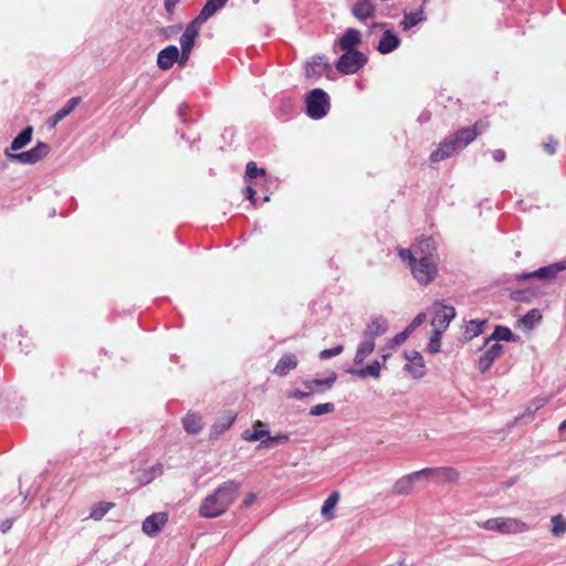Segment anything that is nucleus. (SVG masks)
<instances>
[{
	"instance_id": "obj_1",
	"label": "nucleus",
	"mask_w": 566,
	"mask_h": 566,
	"mask_svg": "<svg viewBox=\"0 0 566 566\" xmlns=\"http://www.w3.org/2000/svg\"><path fill=\"white\" fill-rule=\"evenodd\" d=\"M240 489L241 482L237 480H228L219 484L202 500L199 506L200 516L216 518L224 514L237 500Z\"/></svg>"
},
{
	"instance_id": "obj_2",
	"label": "nucleus",
	"mask_w": 566,
	"mask_h": 566,
	"mask_svg": "<svg viewBox=\"0 0 566 566\" xmlns=\"http://www.w3.org/2000/svg\"><path fill=\"white\" fill-rule=\"evenodd\" d=\"M415 253L418 255V260L411 266V272L418 283L427 285L432 282L437 275L439 256L433 239H421L415 247Z\"/></svg>"
},
{
	"instance_id": "obj_3",
	"label": "nucleus",
	"mask_w": 566,
	"mask_h": 566,
	"mask_svg": "<svg viewBox=\"0 0 566 566\" xmlns=\"http://www.w3.org/2000/svg\"><path fill=\"white\" fill-rule=\"evenodd\" d=\"M306 114L312 119L325 117L329 111V96L322 88L310 91L305 97Z\"/></svg>"
},
{
	"instance_id": "obj_4",
	"label": "nucleus",
	"mask_w": 566,
	"mask_h": 566,
	"mask_svg": "<svg viewBox=\"0 0 566 566\" xmlns=\"http://www.w3.org/2000/svg\"><path fill=\"white\" fill-rule=\"evenodd\" d=\"M480 526L484 530L494 531L502 534H517L528 530L524 522L511 517L489 518L480 524Z\"/></svg>"
},
{
	"instance_id": "obj_5",
	"label": "nucleus",
	"mask_w": 566,
	"mask_h": 566,
	"mask_svg": "<svg viewBox=\"0 0 566 566\" xmlns=\"http://www.w3.org/2000/svg\"><path fill=\"white\" fill-rule=\"evenodd\" d=\"M367 61L366 54L360 51H344L335 66L339 73L349 75L363 69Z\"/></svg>"
},
{
	"instance_id": "obj_6",
	"label": "nucleus",
	"mask_w": 566,
	"mask_h": 566,
	"mask_svg": "<svg viewBox=\"0 0 566 566\" xmlns=\"http://www.w3.org/2000/svg\"><path fill=\"white\" fill-rule=\"evenodd\" d=\"M50 153V147L43 142H38L36 145L23 153L13 154L9 149L4 150L6 157L12 163H20L24 165H33L42 160Z\"/></svg>"
},
{
	"instance_id": "obj_7",
	"label": "nucleus",
	"mask_w": 566,
	"mask_h": 566,
	"mask_svg": "<svg viewBox=\"0 0 566 566\" xmlns=\"http://www.w3.org/2000/svg\"><path fill=\"white\" fill-rule=\"evenodd\" d=\"M434 314L431 321V325L434 327L436 333L440 334L444 331L450 322L455 317V310L453 306L444 305L442 302H436L433 304Z\"/></svg>"
},
{
	"instance_id": "obj_8",
	"label": "nucleus",
	"mask_w": 566,
	"mask_h": 566,
	"mask_svg": "<svg viewBox=\"0 0 566 566\" xmlns=\"http://www.w3.org/2000/svg\"><path fill=\"white\" fill-rule=\"evenodd\" d=\"M566 270V260H562L555 263H551L546 266H542L533 272H526L520 275V279L527 280V279H538L544 281H549L556 275Z\"/></svg>"
},
{
	"instance_id": "obj_9",
	"label": "nucleus",
	"mask_w": 566,
	"mask_h": 566,
	"mask_svg": "<svg viewBox=\"0 0 566 566\" xmlns=\"http://www.w3.org/2000/svg\"><path fill=\"white\" fill-rule=\"evenodd\" d=\"M431 471L430 468H424L422 470L409 473L407 475H403L402 478L398 479L394 486L392 492L397 495H406L410 493V491L413 488L415 482L422 475L429 474Z\"/></svg>"
},
{
	"instance_id": "obj_10",
	"label": "nucleus",
	"mask_w": 566,
	"mask_h": 566,
	"mask_svg": "<svg viewBox=\"0 0 566 566\" xmlns=\"http://www.w3.org/2000/svg\"><path fill=\"white\" fill-rule=\"evenodd\" d=\"M461 150L455 144V140L449 135L438 146V148L430 155L432 163H438L450 158L455 151Z\"/></svg>"
},
{
	"instance_id": "obj_11",
	"label": "nucleus",
	"mask_w": 566,
	"mask_h": 566,
	"mask_svg": "<svg viewBox=\"0 0 566 566\" xmlns=\"http://www.w3.org/2000/svg\"><path fill=\"white\" fill-rule=\"evenodd\" d=\"M179 57V50L176 45H168L160 50L157 55V65L163 71L170 70Z\"/></svg>"
},
{
	"instance_id": "obj_12",
	"label": "nucleus",
	"mask_w": 566,
	"mask_h": 566,
	"mask_svg": "<svg viewBox=\"0 0 566 566\" xmlns=\"http://www.w3.org/2000/svg\"><path fill=\"white\" fill-rule=\"evenodd\" d=\"M503 353V346L499 343L493 344L490 348H488L479 358L478 368L484 374L486 373L494 360L499 358Z\"/></svg>"
},
{
	"instance_id": "obj_13",
	"label": "nucleus",
	"mask_w": 566,
	"mask_h": 566,
	"mask_svg": "<svg viewBox=\"0 0 566 566\" xmlns=\"http://www.w3.org/2000/svg\"><path fill=\"white\" fill-rule=\"evenodd\" d=\"M228 0H208L199 14L192 20L195 23L202 25L220 9H222Z\"/></svg>"
},
{
	"instance_id": "obj_14",
	"label": "nucleus",
	"mask_w": 566,
	"mask_h": 566,
	"mask_svg": "<svg viewBox=\"0 0 566 566\" xmlns=\"http://www.w3.org/2000/svg\"><path fill=\"white\" fill-rule=\"evenodd\" d=\"M167 522L166 513H153L143 522V532L149 536H156Z\"/></svg>"
},
{
	"instance_id": "obj_15",
	"label": "nucleus",
	"mask_w": 566,
	"mask_h": 566,
	"mask_svg": "<svg viewBox=\"0 0 566 566\" xmlns=\"http://www.w3.org/2000/svg\"><path fill=\"white\" fill-rule=\"evenodd\" d=\"M237 418V413L233 411H227L218 420L213 423L210 429V437L212 439H218L221 434H223L228 429L231 428L234 420Z\"/></svg>"
},
{
	"instance_id": "obj_16",
	"label": "nucleus",
	"mask_w": 566,
	"mask_h": 566,
	"mask_svg": "<svg viewBox=\"0 0 566 566\" xmlns=\"http://www.w3.org/2000/svg\"><path fill=\"white\" fill-rule=\"evenodd\" d=\"M387 331L388 321L382 316H376L367 324L363 335L375 342L376 337L386 334Z\"/></svg>"
},
{
	"instance_id": "obj_17",
	"label": "nucleus",
	"mask_w": 566,
	"mask_h": 566,
	"mask_svg": "<svg viewBox=\"0 0 566 566\" xmlns=\"http://www.w3.org/2000/svg\"><path fill=\"white\" fill-rule=\"evenodd\" d=\"M200 28H201V25L195 23L193 21H190L187 24L184 33L181 34V36L179 39L181 50H184L185 52L192 51V49L195 46L196 39L199 34Z\"/></svg>"
},
{
	"instance_id": "obj_18",
	"label": "nucleus",
	"mask_w": 566,
	"mask_h": 566,
	"mask_svg": "<svg viewBox=\"0 0 566 566\" xmlns=\"http://www.w3.org/2000/svg\"><path fill=\"white\" fill-rule=\"evenodd\" d=\"M360 32L356 29L349 28L338 39L337 44L342 51H357L355 48L360 44Z\"/></svg>"
},
{
	"instance_id": "obj_19",
	"label": "nucleus",
	"mask_w": 566,
	"mask_h": 566,
	"mask_svg": "<svg viewBox=\"0 0 566 566\" xmlns=\"http://www.w3.org/2000/svg\"><path fill=\"white\" fill-rule=\"evenodd\" d=\"M352 14L360 22L375 15V6L370 0H358L352 6Z\"/></svg>"
},
{
	"instance_id": "obj_20",
	"label": "nucleus",
	"mask_w": 566,
	"mask_h": 566,
	"mask_svg": "<svg viewBox=\"0 0 566 566\" xmlns=\"http://www.w3.org/2000/svg\"><path fill=\"white\" fill-rule=\"evenodd\" d=\"M400 44L399 36L391 30H386L378 42L377 51L381 54H389L395 51Z\"/></svg>"
},
{
	"instance_id": "obj_21",
	"label": "nucleus",
	"mask_w": 566,
	"mask_h": 566,
	"mask_svg": "<svg viewBox=\"0 0 566 566\" xmlns=\"http://www.w3.org/2000/svg\"><path fill=\"white\" fill-rule=\"evenodd\" d=\"M298 360L296 355L292 353L284 354L276 363L273 373L280 377H285L291 370L297 367Z\"/></svg>"
},
{
	"instance_id": "obj_22",
	"label": "nucleus",
	"mask_w": 566,
	"mask_h": 566,
	"mask_svg": "<svg viewBox=\"0 0 566 566\" xmlns=\"http://www.w3.org/2000/svg\"><path fill=\"white\" fill-rule=\"evenodd\" d=\"M478 125L479 124H475L471 127L461 128L457 133L450 135L453 138V140H455V144L458 145V147H460V149L467 147L471 142H473L478 137Z\"/></svg>"
},
{
	"instance_id": "obj_23",
	"label": "nucleus",
	"mask_w": 566,
	"mask_h": 566,
	"mask_svg": "<svg viewBox=\"0 0 566 566\" xmlns=\"http://www.w3.org/2000/svg\"><path fill=\"white\" fill-rule=\"evenodd\" d=\"M405 356L411 363L405 365V370L410 371L417 378L422 377L424 375V364L421 354L416 350H411L406 353Z\"/></svg>"
},
{
	"instance_id": "obj_24",
	"label": "nucleus",
	"mask_w": 566,
	"mask_h": 566,
	"mask_svg": "<svg viewBox=\"0 0 566 566\" xmlns=\"http://www.w3.org/2000/svg\"><path fill=\"white\" fill-rule=\"evenodd\" d=\"M81 103V97L74 96L67 101V103L61 107L55 114H53L49 120L48 124L50 127H55L57 123H60L62 119H64L66 116H69L74 108Z\"/></svg>"
},
{
	"instance_id": "obj_25",
	"label": "nucleus",
	"mask_w": 566,
	"mask_h": 566,
	"mask_svg": "<svg viewBox=\"0 0 566 566\" xmlns=\"http://www.w3.org/2000/svg\"><path fill=\"white\" fill-rule=\"evenodd\" d=\"M337 379L336 373H331V375L325 379H307L303 381V385L308 390V392H323L325 389H329Z\"/></svg>"
},
{
	"instance_id": "obj_26",
	"label": "nucleus",
	"mask_w": 566,
	"mask_h": 566,
	"mask_svg": "<svg viewBox=\"0 0 566 566\" xmlns=\"http://www.w3.org/2000/svg\"><path fill=\"white\" fill-rule=\"evenodd\" d=\"M331 66L324 56H316L311 62L306 63V76L319 77L325 72L329 71Z\"/></svg>"
},
{
	"instance_id": "obj_27",
	"label": "nucleus",
	"mask_w": 566,
	"mask_h": 566,
	"mask_svg": "<svg viewBox=\"0 0 566 566\" xmlns=\"http://www.w3.org/2000/svg\"><path fill=\"white\" fill-rule=\"evenodd\" d=\"M375 342L363 335L361 342L358 344L354 357L355 365H361L364 360L374 352Z\"/></svg>"
},
{
	"instance_id": "obj_28",
	"label": "nucleus",
	"mask_w": 566,
	"mask_h": 566,
	"mask_svg": "<svg viewBox=\"0 0 566 566\" xmlns=\"http://www.w3.org/2000/svg\"><path fill=\"white\" fill-rule=\"evenodd\" d=\"M431 471L429 473H433L437 482L440 483H453L459 479V472L451 467H442V468H430Z\"/></svg>"
},
{
	"instance_id": "obj_29",
	"label": "nucleus",
	"mask_w": 566,
	"mask_h": 566,
	"mask_svg": "<svg viewBox=\"0 0 566 566\" xmlns=\"http://www.w3.org/2000/svg\"><path fill=\"white\" fill-rule=\"evenodd\" d=\"M427 2L428 0H423L418 11L403 14V19L400 22L403 30H409L426 20L423 7Z\"/></svg>"
},
{
	"instance_id": "obj_30",
	"label": "nucleus",
	"mask_w": 566,
	"mask_h": 566,
	"mask_svg": "<svg viewBox=\"0 0 566 566\" xmlns=\"http://www.w3.org/2000/svg\"><path fill=\"white\" fill-rule=\"evenodd\" d=\"M381 364L378 360H374L371 364L359 368V369H350L349 373L365 379L367 377H373L375 379H378L380 377L381 371Z\"/></svg>"
},
{
	"instance_id": "obj_31",
	"label": "nucleus",
	"mask_w": 566,
	"mask_h": 566,
	"mask_svg": "<svg viewBox=\"0 0 566 566\" xmlns=\"http://www.w3.org/2000/svg\"><path fill=\"white\" fill-rule=\"evenodd\" d=\"M33 128L32 126H27L23 128L17 137L13 138L11 142L9 149V153L17 151L21 148H23L25 145H28L32 139Z\"/></svg>"
},
{
	"instance_id": "obj_32",
	"label": "nucleus",
	"mask_w": 566,
	"mask_h": 566,
	"mask_svg": "<svg viewBox=\"0 0 566 566\" xmlns=\"http://www.w3.org/2000/svg\"><path fill=\"white\" fill-rule=\"evenodd\" d=\"M517 336L509 327L497 325L495 326L491 336L486 338L485 344H488L491 340L515 342Z\"/></svg>"
},
{
	"instance_id": "obj_33",
	"label": "nucleus",
	"mask_w": 566,
	"mask_h": 566,
	"mask_svg": "<svg viewBox=\"0 0 566 566\" xmlns=\"http://www.w3.org/2000/svg\"><path fill=\"white\" fill-rule=\"evenodd\" d=\"M182 426L184 429L190 434H198L202 430L201 418L198 415L191 412H188L182 418Z\"/></svg>"
},
{
	"instance_id": "obj_34",
	"label": "nucleus",
	"mask_w": 566,
	"mask_h": 566,
	"mask_svg": "<svg viewBox=\"0 0 566 566\" xmlns=\"http://www.w3.org/2000/svg\"><path fill=\"white\" fill-rule=\"evenodd\" d=\"M264 426L265 424L262 421L258 420L254 423V430L253 431L245 430L242 433V438L245 441H258V440L262 441L263 438L268 439L270 431L262 429Z\"/></svg>"
},
{
	"instance_id": "obj_35",
	"label": "nucleus",
	"mask_w": 566,
	"mask_h": 566,
	"mask_svg": "<svg viewBox=\"0 0 566 566\" xmlns=\"http://www.w3.org/2000/svg\"><path fill=\"white\" fill-rule=\"evenodd\" d=\"M113 506L114 503L112 502H99L95 504L91 510L90 518L95 521L102 520Z\"/></svg>"
},
{
	"instance_id": "obj_36",
	"label": "nucleus",
	"mask_w": 566,
	"mask_h": 566,
	"mask_svg": "<svg viewBox=\"0 0 566 566\" xmlns=\"http://www.w3.org/2000/svg\"><path fill=\"white\" fill-rule=\"evenodd\" d=\"M339 499L338 492L334 491L332 492L328 497L324 501V504L321 509V514L326 517L331 518L329 512L336 506Z\"/></svg>"
},
{
	"instance_id": "obj_37",
	"label": "nucleus",
	"mask_w": 566,
	"mask_h": 566,
	"mask_svg": "<svg viewBox=\"0 0 566 566\" xmlns=\"http://www.w3.org/2000/svg\"><path fill=\"white\" fill-rule=\"evenodd\" d=\"M486 321L472 319L467 325L465 334L469 338H473L483 333Z\"/></svg>"
},
{
	"instance_id": "obj_38",
	"label": "nucleus",
	"mask_w": 566,
	"mask_h": 566,
	"mask_svg": "<svg viewBox=\"0 0 566 566\" xmlns=\"http://www.w3.org/2000/svg\"><path fill=\"white\" fill-rule=\"evenodd\" d=\"M536 295L532 289L516 290L511 293V298L516 302L531 303L532 298Z\"/></svg>"
},
{
	"instance_id": "obj_39",
	"label": "nucleus",
	"mask_w": 566,
	"mask_h": 566,
	"mask_svg": "<svg viewBox=\"0 0 566 566\" xmlns=\"http://www.w3.org/2000/svg\"><path fill=\"white\" fill-rule=\"evenodd\" d=\"M335 410V405L332 402L318 403L310 409V415L314 417L332 413Z\"/></svg>"
},
{
	"instance_id": "obj_40",
	"label": "nucleus",
	"mask_w": 566,
	"mask_h": 566,
	"mask_svg": "<svg viewBox=\"0 0 566 566\" xmlns=\"http://www.w3.org/2000/svg\"><path fill=\"white\" fill-rule=\"evenodd\" d=\"M258 176H265V169L258 168L254 161H249L245 169V181L256 178Z\"/></svg>"
},
{
	"instance_id": "obj_41",
	"label": "nucleus",
	"mask_w": 566,
	"mask_h": 566,
	"mask_svg": "<svg viewBox=\"0 0 566 566\" xmlns=\"http://www.w3.org/2000/svg\"><path fill=\"white\" fill-rule=\"evenodd\" d=\"M161 474L163 465L160 463H157L144 472L142 482L145 484L150 483L156 476H159Z\"/></svg>"
},
{
	"instance_id": "obj_42",
	"label": "nucleus",
	"mask_w": 566,
	"mask_h": 566,
	"mask_svg": "<svg viewBox=\"0 0 566 566\" xmlns=\"http://www.w3.org/2000/svg\"><path fill=\"white\" fill-rule=\"evenodd\" d=\"M551 521L553 524L552 533L554 536H559L566 532V522L560 514L553 516Z\"/></svg>"
},
{
	"instance_id": "obj_43",
	"label": "nucleus",
	"mask_w": 566,
	"mask_h": 566,
	"mask_svg": "<svg viewBox=\"0 0 566 566\" xmlns=\"http://www.w3.org/2000/svg\"><path fill=\"white\" fill-rule=\"evenodd\" d=\"M290 438L287 434L271 436L269 433L268 439L262 440L260 447L269 448L273 443H286Z\"/></svg>"
},
{
	"instance_id": "obj_44",
	"label": "nucleus",
	"mask_w": 566,
	"mask_h": 566,
	"mask_svg": "<svg viewBox=\"0 0 566 566\" xmlns=\"http://www.w3.org/2000/svg\"><path fill=\"white\" fill-rule=\"evenodd\" d=\"M398 254L402 261H408L410 268L418 260V255H416L415 250L411 251L410 249H399Z\"/></svg>"
},
{
	"instance_id": "obj_45",
	"label": "nucleus",
	"mask_w": 566,
	"mask_h": 566,
	"mask_svg": "<svg viewBox=\"0 0 566 566\" xmlns=\"http://www.w3.org/2000/svg\"><path fill=\"white\" fill-rule=\"evenodd\" d=\"M344 350V346L343 345H337L333 348H327V349H323L321 353H319V358L323 359V360H326V359H329L332 357H335L337 355H339L340 353H343Z\"/></svg>"
},
{
	"instance_id": "obj_46",
	"label": "nucleus",
	"mask_w": 566,
	"mask_h": 566,
	"mask_svg": "<svg viewBox=\"0 0 566 566\" xmlns=\"http://www.w3.org/2000/svg\"><path fill=\"white\" fill-rule=\"evenodd\" d=\"M411 334V332L407 328H405L402 332L398 333L396 336H394L389 344L390 346H399L401 345L402 343L406 342V339L408 338V336Z\"/></svg>"
},
{
	"instance_id": "obj_47",
	"label": "nucleus",
	"mask_w": 566,
	"mask_h": 566,
	"mask_svg": "<svg viewBox=\"0 0 566 566\" xmlns=\"http://www.w3.org/2000/svg\"><path fill=\"white\" fill-rule=\"evenodd\" d=\"M426 318L427 316L424 313H419L406 328L412 333L418 326H420L426 321Z\"/></svg>"
},
{
	"instance_id": "obj_48",
	"label": "nucleus",
	"mask_w": 566,
	"mask_h": 566,
	"mask_svg": "<svg viewBox=\"0 0 566 566\" xmlns=\"http://www.w3.org/2000/svg\"><path fill=\"white\" fill-rule=\"evenodd\" d=\"M311 396V392L308 391H302L300 389H295L291 392L287 394V398L290 399H298V400H302L306 397Z\"/></svg>"
},
{
	"instance_id": "obj_49",
	"label": "nucleus",
	"mask_w": 566,
	"mask_h": 566,
	"mask_svg": "<svg viewBox=\"0 0 566 566\" xmlns=\"http://www.w3.org/2000/svg\"><path fill=\"white\" fill-rule=\"evenodd\" d=\"M13 523H14V518H7V520L2 521L0 523V532L6 534L7 532H9L12 528Z\"/></svg>"
},
{
	"instance_id": "obj_50",
	"label": "nucleus",
	"mask_w": 566,
	"mask_h": 566,
	"mask_svg": "<svg viewBox=\"0 0 566 566\" xmlns=\"http://www.w3.org/2000/svg\"><path fill=\"white\" fill-rule=\"evenodd\" d=\"M439 335H440V334H437V333H436V337L431 338V340H430V343H429V350H430L431 353H437V352H439V348H440Z\"/></svg>"
},
{
	"instance_id": "obj_51",
	"label": "nucleus",
	"mask_w": 566,
	"mask_h": 566,
	"mask_svg": "<svg viewBox=\"0 0 566 566\" xmlns=\"http://www.w3.org/2000/svg\"><path fill=\"white\" fill-rule=\"evenodd\" d=\"M244 193H245V198L248 200H250L253 206H255L256 205V201H255L256 192H255V190L251 186H248L245 188V190H244Z\"/></svg>"
},
{
	"instance_id": "obj_52",
	"label": "nucleus",
	"mask_w": 566,
	"mask_h": 566,
	"mask_svg": "<svg viewBox=\"0 0 566 566\" xmlns=\"http://www.w3.org/2000/svg\"><path fill=\"white\" fill-rule=\"evenodd\" d=\"M556 146H557V143L556 142H553L552 139L548 142V143H545L544 144V150L548 154V155H554L556 153Z\"/></svg>"
},
{
	"instance_id": "obj_53",
	"label": "nucleus",
	"mask_w": 566,
	"mask_h": 566,
	"mask_svg": "<svg viewBox=\"0 0 566 566\" xmlns=\"http://www.w3.org/2000/svg\"><path fill=\"white\" fill-rule=\"evenodd\" d=\"M190 53H191V51H187V52H185L184 50L179 51V57L177 61L179 63V65L182 66L187 63V61L189 60Z\"/></svg>"
},
{
	"instance_id": "obj_54",
	"label": "nucleus",
	"mask_w": 566,
	"mask_h": 566,
	"mask_svg": "<svg viewBox=\"0 0 566 566\" xmlns=\"http://www.w3.org/2000/svg\"><path fill=\"white\" fill-rule=\"evenodd\" d=\"M505 151L503 149H495L492 151V157L495 161L501 163L505 159Z\"/></svg>"
},
{
	"instance_id": "obj_55",
	"label": "nucleus",
	"mask_w": 566,
	"mask_h": 566,
	"mask_svg": "<svg viewBox=\"0 0 566 566\" xmlns=\"http://www.w3.org/2000/svg\"><path fill=\"white\" fill-rule=\"evenodd\" d=\"M255 499H256V494H255V493H253V492H251V493H249V494L245 496V499H244V500H243V502H242V505H243V506H245V507H248V506H250V505H252V504L254 503Z\"/></svg>"
},
{
	"instance_id": "obj_56",
	"label": "nucleus",
	"mask_w": 566,
	"mask_h": 566,
	"mask_svg": "<svg viewBox=\"0 0 566 566\" xmlns=\"http://www.w3.org/2000/svg\"><path fill=\"white\" fill-rule=\"evenodd\" d=\"M537 314V311L536 310H533L531 312H528L526 315L523 316L522 318V322L524 324H532V319L533 317Z\"/></svg>"
},
{
	"instance_id": "obj_57",
	"label": "nucleus",
	"mask_w": 566,
	"mask_h": 566,
	"mask_svg": "<svg viewBox=\"0 0 566 566\" xmlns=\"http://www.w3.org/2000/svg\"><path fill=\"white\" fill-rule=\"evenodd\" d=\"M179 0H165V7L167 9V11H172L174 7L176 6V3L178 2Z\"/></svg>"
},
{
	"instance_id": "obj_58",
	"label": "nucleus",
	"mask_w": 566,
	"mask_h": 566,
	"mask_svg": "<svg viewBox=\"0 0 566 566\" xmlns=\"http://www.w3.org/2000/svg\"><path fill=\"white\" fill-rule=\"evenodd\" d=\"M558 430L560 432H565L566 431V419L564 421L560 422L559 427H558Z\"/></svg>"
},
{
	"instance_id": "obj_59",
	"label": "nucleus",
	"mask_w": 566,
	"mask_h": 566,
	"mask_svg": "<svg viewBox=\"0 0 566 566\" xmlns=\"http://www.w3.org/2000/svg\"><path fill=\"white\" fill-rule=\"evenodd\" d=\"M388 357H389V355H388V354H384V355L381 356V358H382V361L380 363V364H381V367H386V361H387V358H388Z\"/></svg>"
},
{
	"instance_id": "obj_60",
	"label": "nucleus",
	"mask_w": 566,
	"mask_h": 566,
	"mask_svg": "<svg viewBox=\"0 0 566 566\" xmlns=\"http://www.w3.org/2000/svg\"><path fill=\"white\" fill-rule=\"evenodd\" d=\"M269 200H270V198H269L268 196H265V197L263 198V201H269Z\"/></svg>"
}]
</instances>
